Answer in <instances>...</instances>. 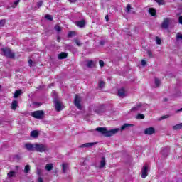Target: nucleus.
I'll return each instance as SVG.
<instances>
[{
	"label": "nucleus",
	"instance_id": "1",
	"mask_svg": "<svg viewBox=\"0 0 182 182\" xmlns=\"http://www.w3.org/2000/svg\"><path fill=\"white\" fill-rule=\"evenodd\" d=\"M25 148L28 151H37L38 153H46V151H49L48 145L40 143H26L25 144Z\"/></svg>",
	"mask_w": 182,
	"mask_h": 182
},
{
	"label": "nucleus",
	"instance_id": "2",
	"mask_svg": "<svg viewBox=\"0 0 182 182\" xmlns=\"http://www.w3.org/2000/svg\"><path fill=\"white\" fill-rule=\"evenodd\" d=\"M95 130L99 132V133H101V134H103L105 137H112V136H114V134L119 132V128L107 130V128L106 127H98L95 129Z\"/></svg>",
	"mask_w": 182,
	"mask_h": 182
},
{
	"label": "nucleus",
	"instance_id": "3",
	"mask_svg": "<svg viewBox=\"0 0 182 182\" xmlns=\"http://www.w3.org/2000/svg\"><path fill=\"white\" fill-rule=\"evenodd\" d=\"M2 55L9 59H14L15 58V53L12 52V50L9 48H1Z\"/></svg>",
	"mask_w": 182,
	"mask_h": 182
},
{
	"label": "nucleus",
	"instance_id": "4",
	"mask_svg": "<svg viewBox=\"0 0 182 182\" xmlns=\"http://www.w3.org/2000/svg\"><path fill=\"white\" fill-rule=\"evenodd\" d=\"M32 117L34 119H38V120H42L45 117V112L43 110H37L31 112Z\"/></svg>",
	"mask_w": 182,
	"mask_h": 182
},
{
	"label": "nucleus",
	"instance_id": "5",
	"mask_svg": "<svg viewBox=\"0 0 182 182\" xmlns=\"http://www.w3.org/2000/svg\"><path fill=\"white\" fill-rule=\"evenodd\" d=\"M80 102H82V98L76 95L74 99V105L79 110H82V104H80Z\"/></svg>",
	"mask_w": 182,
	"mask_h": 182
},
{
	"label": "nucleus",
	"instance_id": "6",
	"mask_svg": "<svg viewBox=\"0 0 182 182\" xmlns=\"http://www.w3.org/2000/svg\"><path fill=\"white\" fill-rule=\"evenodd\" d=\"M149 176V166L144 165L141 169V178H146Z\"/></svg>",
	"mask_w": 182,
	"mask_h": 182
},
{
	"label": "nucleus",
	"instance_id": "7",
	"mask_svg": "<svg viewBox=\"0 0 182 182\" xmlns=\"http://www.w3.org/2000/svg\"><path fill=\"white\" fill-rule=\"evenodd\" d=\"M161 153L164 159H166V157H168V153H170V146H166L165 148H164L161 150Z\"/></svg>",
	"mask_w": 182,
	"mask_h": 182
},
{
	"label": "nucleus",
	"instance_id": "8",
	"mask_svg": "<svg viewBox=\"0 0 182 182\" xmlns=\"http://www.w3.org/2000/svg\"><path fill=\"white\" fill-rule=\"evenodd\" d=\"M54 103L56 112L62 111V104L59 100H57V98L54 99Z\"/></svg>",
	"mask_w": 182,
	"mask_h": 182
},
{
	"label": "nucleus",
	"instance_id": "9",
	"mask_svg": "<svg viewBox=\"0 0 182 182\" xmlns=\"http://www.w3.org/2000/svg\"><path fill=\"white\" fill-rule=\"evenodd\" d=\"M144 133L148 136H151V134H154V133H156V129L154 127L146 128Z\"/></svg>",
	"mask_w": 182,
	"mask_h": 182
},
{
	"label": "nucleus",
	"instance_id": "10",
	"mask_svg": "<svg viewBox=\"0 0 182 182\" xmlns=\"http://www.w3.org/2000/svg\"><path fill=\"white\" fill-rule=\"evenodd\" d=\"M95 144H96V143L95 142H89V143H85L84 144H81L79 147L80 149H83V148H87L89 149L90 147H92L95 146Z\"/></svg>",
	"mask_w": 182,
	"mask_h": 182
},
{
	"label": "nucleus",
	"instance_id": "11",
	"mask_svg": "<svg viewBox=\"0 0 182 182\" xmlns=\"http://www.w3.org/2000/svg\"><path fill=\"white\" fill-rule=\"evenodd\" d=\"M168 25H170V18H165L161 24V28L167 29L168 28Z\"/></svg>",
	"mask_w": 182,
	"mask_h": 182
},
{
	"label": "nucleus",
	"instance_id": "12",
	"mask_svg": "<svg viewBox=\"0 0 182 182\" xmlns=\"http://www.w3.org/2000/svg\"><path fill=\"white\" fill-rule=\"evenodd\" d=\"M118 96L119 97H126V90L124 88H121L118 90Z\"/></svg>",
	"mask_w": 182,
	"mask_h": 182
},
{
	"label": "nucleus",
	"instance_id": "13",
	"mask_svg": "<svg viewBox=\"0 0 182 182\" xmlns=\"http://www.w3.org/2000/svg\"><path fill=\"white\" fill-rule=\"evenodd\" d=\"M105 166H106V158H105V156H102L100 162L99 168H105Z\"/></svg>",
	"mask_w": 182,
	"mask_h": 182
},
{
	"label": "nucleus",
	"instance_id": "14",
	"mask_svg": "<svg viewBox=\"0 0 182 182\" xmlns=\"http://www.w3.org/2000/svg\"><path fill=\"white\" fill-rule=\"evenodd\" d=\"M142 106H143V104L139 103L136 107H132L130 112H139V110H140Z\"/></svg>",
	"mask_w": 182,
	"mask_h": 182
},
{
	"label": "nucleus",
	"instance_id": "15",
	"mask_svg": "<svg viewBox=\"0 0 182 182\" xmlns=\"http://www.w3.org/2000/svg\"><path fill=\"white\" fill-rule=\"evenodd\" d=\"M76 25L79 28H85V26L86 25V21H85V20L77 21Z\"/></svg>",
	"mask_w": 182,
	"mask_h": 182
},
{
	"label": "nucleus",
	"instance_id": "16",
	"mask_svg": "<svg viewBox=\"0 0 182 182\" xmlns=\"http://www.w3.org/2000/svg\"><path fill=\"white\" fill-rule=\"evenodd\" d=\"M16 177V172L15 171H11L7 173V178H12Z\"/></svg>",
	"mask_w": 182,
	"mask_h": 182
},
{
	"label": "nucleus",
	"instance_id": "17",
	"mask_svg": "<svg viewBox=\"0 0 182 182\" xmlns=\"http://www.w3.org/2000/svg\"><path fill=\"white\" fill-rule=\"evenodd\" d=\"M68 56L67 53L62 52L60 54H58V59L60 60H62V59H66V57Z\"/></svg>",
	"mask_w": 182,
	"mask_h": 182
},
{
	"label": "nucleus",
	"instance_id": "18",
	"mask_svg": "<svg viewBox=\"0 0 182 182\" xmlns=\"http://www.w3.org/2000/svg\"><path fill=\"white\" fill-rule=\"evenodd\" d=\"M31 137H33L34 139H38V137L39 136V132L36 130H33L31 132Z\"/></svg>",
	"mask_w": 182,
	"mask_h": 182
},
{
	"label": "nucleus",
	"instance_id": "19",
	"mask_svg": "<svg viewBox=\"0 0 182 182\" xmlns=\"http://www.w3.org/2000/svg\"><path fill=\"white\" fill-rule=\"evenodd\" d=\"M21 95H22V91L21 90H16L14 92V97L15 99H16V98L19 97V96H21Z\"/></svg>",
	"mask_w": 182,
	"mask_h": 182
},
{
	"label": "nucleus",
	"instance_id": "20",
	"mask_svg": "<svg viewBox=\"0 0 182 182\" xmlns=\"http://www.w3.org/2000/svg\"><path fill=\"white\" fill-rule=\"evenodd\" d=\"M105 85H106V82H105V81L101 80H100L98 81V87H100V89H103V87H105Z\"/></svg>",
	"mask_w": 182,
	"mask_h": 182
},
{
	"label": "nucleus",
	"instance_id": "21",
	"mask_svg": "<svg viewBox=\"0 0 182 182\" xmlns=\"http://www.w3.org/2000/svg\"><path fill=\"white\" fill-rule=\"evenodd\" d=\"M16 107H18V102L16 100H13L11 103L12 110H16Z\"/></svg>",
	"mask_w": 182,
	"mask_h": 182
},
{
	"label": "nucleus",
	"instance_id": "22",
	"mask_svg": "<svg viewBox=\"0 0 182 182\" xmlns=\"http://www.w3.org/2000/svg\"><path fill=\"white\" fill-rule=\"evenodd\" d=\"M134 125L132 124H124L123 126L121 127V130H124L125 129H127L129 127H133Z\"/></svg>",
	"mask_w": 182,
	"mask_h": 182
},
{
	"label": "nucleus",
	"instance_id": "23",
	"mask_svg": "<svg viewBox=\"0 0 182 182\" xmlns=\"http://www.w3.org/2000/svg\"><path fill=\"white\" fill-rule=\"evenodd\" d=\"M53 168V164H47L46 166V170L47 171H50Z\"/></svg>",
	"mask_w": 182,
	"mask_h": 182
},
{
	"label": "nucleus",
	"instance_id": "24",
	"mask_svg": "<svg viewBox=\"0 0 182 182\" xmlns=\"http://www.w3.org/2000/svg\"><path fill=\"white\" fill-rule=\"evenodd\" d=\"M149 14H150V15H151V16H155L156 11V9H153V8H150L149 9Z\"/></svg>",
	"mask_w": 182,
	"mask_h": 182
},
{
	"label": "nucleus",
	"instance_id": "25",
	"mask_svg": "<svg viewBox=\"0 0 182 182\" xmlns=\"http://www.w3.org/2000/svg\"><path fill=\"white\" fill-rule=\"evenodd\" d=\"M181 129H182V123L178 124L173 127V130H180Z\"/></svg>",
	"mask_w": 182,
	"mask_h": 182
},
{
	"label": "nucleus",
	"instance_id": "26",
	"mask_svg": "<svg viewBox=\"0 0 182 182\" xmlns=\"http://www.w3.org/2000/svg\"><path fill=\"white\" fill-rule=\"evenodd\" d=\"M93 66H95L93 60H88L87 62V68H93Z\"/></svg>",
	"mask_w": 182,
	"mask_h": 182
},
{
	"label": "nucleus",
	"instance_id": "27",
	"mask_svg": "<svg viewBox=\"0 0 182 182\" xmlns=\"http://www.w3.org/2000/svg\"><path fill=\"white\" fill-rule=\"evenodd\" d=\"M154 83H155L156 87H159L161 82L160 81V80H159V78H155Z\"/></svg>",
	"mask_w": 182,
	"mask_h": 182
},
{
	"label": "nucleus",
	"instance_id": "28",
	"mask_svg": "<svg viewBox=\"0 0 182 182\" xmlns=\"http://www.w3.org/2000/svg\"><path fill=\"white\" fill-rule=\"evenodd\" d=\"M31 171V166L29 165H26L25 168H24V173L25 174H28Z\"/></svg>",
	"mask_w": 182,
	"mask_h": 182
},
{
	"label": "nucleus",
	"instance_id": "29",
	"mask_svg": "<svg viewBox=\"0 0 182 182\" xmlns=\"http://www.w3.org/2000/svg\"><path fill=\"white\" fill-rule=\"evenodd\" d=\"M62 167H63V173L65 174V173H66V170H68V164H62Z\"/></svg>",
	"mask_w": 182,
	"mask_h": 182
},
{
	"label": "nucleus",
	"instance_id": "30",
	"mask_svg": "<svg viewBox=\"0 0 182 182\" xmlns=\"http://www.w3.org/2000/svg\"><path fill=\"white\" fill-rule=\"evenodd\" d=\"M144 114H138L136 119H137V120H143L144 119Z\"/></svg>",
	"mask_w": 182,
	"mask_h": 182
},
{
	"label": "nucleus",
	"instance_id": "31",
	"mask_svg": "<svg viewBox=\"0 0 182 182\" xmlns=\"http://www.w3.org/2000/svg\"><path fill=\"white\" fill-rule=\"evenodd\" d=\"M21 2V0H16L14 3L11 4V8H16L18 6V4Z\"/></svg>",
	"mask_w": 182,
	"mask_h": 182
},
{
	"label": "nucleus",
	"instance_id": "32",
	"mask_svg": "<svg viewBox=\"0 0 182 182\" xmlns=\"http://www.w3.org/2000/svg\"><path fill=\"white\" fill-rule=\"evenodd\" d=\"M77 45V46H82V42H80L78 39H74L73 41Z\"/></svg>",
	"mask_w": 182,
	"mask_h": 182
},
{
	"label": "nucleus",
	"instance_id": "33",
	"mask_svg": "<svg viewBox=\"0 0 182 182\" xmlns=\"http://www.w3.org/2000/svg\"><path fill=\"white\" fill-rule=\"evenodd\" d=\"M76 36V32L75 31H70L68 35V38H72V36Z\"/></svg>",
	"mask_w": 182,
	"mask_h": 182
},
{
	"label": "nucleus",
	"instance_id": "34",
	"mask_svg": "<svg viewBox=\"0 0 182 182\" xmlns=\"http://www.w3.org/2000/svg\"><path fill=\"white\" fill-rule=\"evenodd\" d=\"M130 9H132V6H130V4H127L126 8L127 14H130Z\"/></svg>",
	"mask_w": 182,
	"mask_h": 182
},
{
	"label": "nucleus",
	"instance_id": "35",
	"mask_svg": "<svg viewBox=\"0 0 182 182\" xmlns=\"http://www.w3.org/2000/svg\"><path fill=\"white\" fill-rule=\"evenodd\" d=\"M45 18L48 21H53V17H52V16H50L49 14L46 15Z\"/></svg>",
	"mask_w": 182,
	"mask_h": 182
},
{
	"label": "nucleus",
	"instance_id": "36",
	"mask_svg": "<svg viewBox=\"0 0 182 182\" xmlns=\"http://www.w3.org/2000/svg\"><path fill=\"white\" fill-rule=\"evenodd\" d=\"M156 45H161V39L158 36L156 37Z\"/></svg>",
	"mask_w": 182,
	"mask_h": 182
},
{
	"label": "nucleus",
	"instance_id": "37",
	"mask_svg": "<svg viewBox=\"0 0 182 182\" xmlns=\"http://www.w3.org/2000/svg\"><path fill=\"white\" fill-rule=\"evenodd\" d=\"M14 160H15L16 161H19V160H21V156H19V155H15L14 157Z\"/></svg>",
	"mask_w": 182,
	"mask_h": 182
},
{
	"label": "nucleus",
	"instance_id": "38",
	"mask_svg": "<svg viewBox=\"0 0 182 182\" xmlns=\"http://www.w3.org/2000/svg\"><path fill=\"white\" fill-rule=\"evenodd\" d=\"M155 2H157L159 5H163L164 4V0H154Z\"/></svg>",
	"mask_w": 182,
	"mask_h": 182
},
{
	"label": "nucleus",
	"instance_id": "39",
	"mask_svg": "<svg viewBox=\"0 0 182 182\" xmlns=\"http://www.w3.org/2000/svg\"><path fill=\"white\" fill-rule=\"evenodd\" d=\"M5 23H6V20H5V19L0 20L1 26H4Z\"/></svg>",
	"mask_w": 182,
	"mask_h": 182
},
{
	"label": "nucleus",
	"instance_id": "40",
	"mask_svg": "<svg viewBox=\"0 0 182 182\" xmlns=\"http://www.w3.org/2000/svg\"><path fill=\"white\" fill-rule=\"evenodd\" d=\"M36 173L38 176H42V169L37 168Z\"/></svg>",
	"mask_w": 182,
	"mask_h": 182
},
{
	"label": "nucleus",
	"instance_id": "41",
	"mask_svg": "<svg viewBox=\"0 0 182 182\" xmlns=\"http://www.w3.org/2000/svg\"><path fill=\"white\" fill-rule=\"evenodd\" d=\"M42 5H43V1H41L37 2L36 6L37 8H41V6H42Z\"/></svg>",
	"mask_w": 182,
	"mask_h": 182
},
{
	"label": "nucleus",
	"instance_id": "42",
	"mask_svg": "<svg viewBox=\"0 0 182 182\" xmlns=\"http://www.w3.org/2000/svg\"><path fill=\"white\" fill-rule=\"evenodd\" d=\"M55 31H56L57 32H60V31H62V28H60V26H58V25H56V26H55Z\"/></svg>",
	"mask_w": 182,
	"mask_h": 182
},
{
	"label": "nucleus",
	"instance_id": "43",
	"mask_svg": "<svg viewBox=\"0 0 182 182\" xmlns=\"http://www.w3.org/2000/svg\"><path fill=\"white\" fill-rule=\"evenodd\" d=\"M99 63H100V68H103V66H105V62L103 60H100Z\"/></svg>",
	"mask_w": 182,
	"mask_h": 182
},
{
	"label": "nucleus",
	"instance_id": "44",
	"mask_svg": "<svg viewBox=\"0 0 182 182\" xmlns=\"http://www.w3.org/2000/svg\"><path fill=\"white\" fill-rule=\"evenodd\" d=\"M176 39H182V34H180V33H178L176 34Z\"/></svg>",
	"mask_w": 182,
	"mask_h": 182
},
{
	"label": "nucleus",
	"instance_id": "45",
	"mask_svg": "<svg viewBox=\"0 0 182 182\" xmlns=\"http://www.w3.org/2000/svg\"><path fill=\"white\" fill-rule=\"evenodd\" d=\"M105 43H106V41H105V40H101V41H100V46H105Z\"/></svg>",
	"mask_w": 182,
	"mask_h": 182
},
{
	"label": "nucleus",
	"instance_id": "46",
	"mask_svg": "<svg viewBox=\"0 0 182 182\" xmlns=\"http://www.w3.org/2000/svg\"><path fill=\"white\" fill-rule=\"evenodd\" d=\"M147 55L149 58H153V53H151V51L148 50L147 51Z\"/></svg>",
	"mask_w": 182,
	"mask_h": 182
},
{
	"label": "nucleus",
	"instance_id": "47",
	"mask_svg": "<svg viewBox=\"0 0 182 182\" xmlns=\"http://www.w3.org/2000/svg\"><path fill=\"white\" fill-rule=\"evenodd\" d=\"M146 64H147V62H146L145 60H142L141 61V65L142 66H146Z\"/></svg>",
	"mask_w": 182,
	"mask_h": 182
},
{
	"label": "nucleus",
	"instance_id": "48",
	"mask_svg": "<svg viewBox=\"0 0 182 182\" xmlns=\"http://www.w3.org/2000/svg\"><path fill=\"white\" fill-rule=\"evenodd\" d=\"M168 117H170V116L164 115V116L161 117V120H164V119H168Z\"/></svg>",
	"mask_w": 182,
	"mask_h": 182
},
{
	"label": "nucleus",
	"instance_id": "49",
	"mask_svg": "<svg viewBox=\"0 0 182 182\" xmlns=\"http://www.w3.org/2000/svg\"><path fill=\"white\" fill-rule=\"evenodd\" d=\"M34 106H38L39 107V106H42L41 102H33Z\"/></svg>",
	"mask_w": 182,
	"mask_h": 182
},
{
	"label": "nucleus",
	"instance_id": "50",
	"mask_svg": "<svg viewBox=\"0 0 182 182\" xmlns=\"http://www.w3.org/2000/svg\"><path fill=\"white\" fill-rule=\"evenodd\" d=\"M178 23L182 25V16H180L178 18Z\"/></svg>",
	"mask_w": 182,
	"mask_h": 182
},
{
	"label": "nucleus",
	"instance_id": "51",
	"mask_svg": "<svg viewBox=\"0 0 182 182\" xmlns=\"http://www.w3.org/2000/svg\"><path fill=\"white\" fill-rule=\"evenodd\" d=\"M33 61L31 59L28 60V65L31 67L32 66Z\"/></svg>",
	"mask_w": 182,
	"mask_h": 182
},
{
	"label": "nucleus",
	"instance_id": "52",
	"mask_svg": "<svg viewBox=\"0 0 182 182\" xmlns=\"http://www.w3.org/2000/svg\"><path fill=\"white\" fill-rule=\"evenodd\" d=\"M38 182H43V179L42 178V177H38Z\"/></svg>",
	"mask_w": 182,
	"mask_h": 182
},
{
	"label": "nucleus",
	"instance_id": "53",
	"mask_svg": "<svg viewBox=\"0 0 182 182\" xmlns=\"http://www.w3.org/2000/svg\"><path fill=\"white\" fill-rule=\"evenodd\" d=\"M71 4H75L77 0H68Z\"/></svg>",
	"mask_w": 182,
	"mask_h": 182
},
{
	"label": "nucleus",
	"instance_id": "54",
	"mask_svg": "<svg viewBox=\"0 0 182 182\" xmlns=\"http://www.w3.org/2000/svg\"><path fill=\"white\" fill-rule=\"evenodd\" d=\"M105 21H107V22H109V16H105Z\"/></svg>",
	"mask_w": 182,
	"mask_h": 182
},
{
	"label": "nucleus",
	"instance_id": "55",
	"mask_svg": "<svg viewBox=\"0 0 182 182\" xmlns=\"http://www.w3.org/2000/svg\"><path fill=\"white\" fill-rule=\"evenodd\" d=\"M179 112H182V108L178 109V110L176 111V113H179Z\"/></svg>",
	"mask_w": 182,
	"mask_h": 182
},
{
	"label": "nucleus",
	"instance_id": "56",
	"mask_svg": "<svg viewBox=\"0 0 182 182\" xmlns=\"http://www.w3.org/2000/svg\"><path fill=\"white\" fill-rule=\"evenodd\" d=\"M168 99H167V98L164 99V102H168Z\"/></svg>",
	"mask_w": 182,
	"mask_h": 182
},
{
	"label": "nucleus",
	"instance_id": "57",
	"mask_svg": "<svg viewBox=\"0 0 182 182\" xmlns=\"http://www.w3.org/2000/svg\"><path fill=\"white\" fill-rule=\"evenodd\" d=\"M57 41H58V42H60V38L58 37V38H57Z\"/></svg>",
	"mask_w": 182,
	"mask_h": 182
},
{
	"label": "nucleus",
	"instance_id": "58",
	"mask_svg": "<svg viewBox=\"0 0 182 182\" xmlns=\"http://www.w3.org/2000/svg\"><path fill=\"white\" fill-rule=\"evenodd\" d=\"M50 86H53V83L50 84Z\"/></svg>",
	"mask_w": 182,
	"mask_h": 182
},
{
	"label": "nucleus",
	"instance_id": "59",
	"mask_svg": "<svg viewBox=\"0 0 182 182\" xmlns=\"http://www.w3.org/2000/svg\"><path fill=\"white\" fill-rule=\"evenodd\" d=\"M41 87H42L41 86H40L38 89H41Z\"/></svg>",
	"mask_w": 182,
	"mask_h": 182
},
{
	"label": "nucleus",
	"instance_id": "60",
	"mask_svg": "<svg viewBox=\"0 0 182 182\" xmlns=\"http://www.w3.org/2000/svg\"><path fill=\"white\" fill-rule=\"evenodd\" d=\"M16 168H18V166H16Z\"/></svg>",
	"mask_w": 182,
	"mask_h": 182
},
{
	"label": "nucleus",
	"instance_id": "61",
	"mask_svg": "<svg viewBox=\"0 0 182 182\" xmlns=\"http://www.w3.org/2000/svg\"><path fill=\"white\" fill-rule=\"evenodd\" d=\"M0 89H1V86H0Z\"/></svg>",
	"mask_w": 182,
	"mask_h": 182
}]
</instances>
